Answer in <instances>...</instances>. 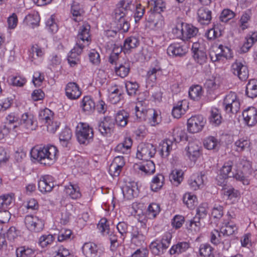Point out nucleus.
<instances>
[{
	"label": "nucleus",
	"instance_id": "obj_1",
	"mask_svg": "<svg viewBox=\"0 0 257 257\" xmlns=\"http://www.w3.org/2000/svg\"><path fill=\"white\" fill-rule=\"evenodd\" d=\"M58 155V150L53 145H48L43 147H34L31 151V156L44 165H50L56 160Z\"/></svg>",
	"mask_w": 257,
	"mask_h": 257
},
{
	"label": "nucleus",
	"instance_id": "obj_2",
	"mask_svg": "<svg viewBox=\"0 0 257 257\" xmlns=\"http://www.w3.org/2000/svg\"><path fill=\"white\" fill-rule=\"evenodd\" d=\"M223 106L224 110L228 114H236L240 110V102L236 94L230 91L225 96Z\"/></svg>",
	"mask_w": 257,
	"mask_h": 257
},
{
	"label": "nucleus",
	"instance_id": "obj_3",
	"mask_svg": "<svg viewBox=\"0 0 257 257\" xmlns=\"http://www.w3.org/2000/svg\"><path fill=\"white\" fill-rule=\"evenodd\" d=\"M76 136L80 144H87L93 139V131L88 124L80 122L76 128Z\"/></svg>",
	"mask_w": 257,
	"mask_h": 257
},
{
	"label": "nucleus",
	"instance_id": "obj_4",
	"mask_svg": "<svg viewBox=\"0 0 257 257\" xmlns=\"http://www.w3.org/2000/svg\"><path fill=\"white\" fill-rule=\"evenodd\" d=\"M136 116L141 119L149 120V123L152 126H156L161 121V117L157 112L154 109H144L137 105L135 108Z\"/></svg>",
	"mask_w": 257,
	"mask_h": 257
},
{
	"label": "nucleus",
	"instance_id": "obj_5",
	"mask_svg": "<svg viewBox=\"0 0 257 257\" xmlns=\"http://www.w3.org/2000/svg\"><path fill=\"white\" fill-rule=\"evenodd\" d=\"M125 197L131 199L134 197V192L138 189V183L132 178H120L118 180Z\"/></svg>",
	"mask_w": 257,
	"mask_h": 257
},
{
	"label": "nucleus",
	"instance_id": "obj_6",
	"mask_svg": "<svg viewBox=\"0 0 257 257\" xmlns=\"http://www.w3.org/2000/svg\"><path fill=\"white\" fill-rule=\"evenodd\" d=\"M156 153V147L150 143H141L138 147L137 158L148 161L154 157Z\"/></svg>",
	"mask_w": 257,
	"mask_h": 257
},
{
	"label": "nucleus",
	"instance_id": "obj_7",
	"mask_svg": "<svg viewBox=\"0 0 257 257\" xmlns=\"http://www.w3.org/2000/svg\"><path fill=\"white\" fill-rule=\"evenodd\" d=\"M148 228L146 224H142L140 228L132 227L131 232V242L137 246L142 245L145 242L148 233Z\"/></svg>",
	"mask_w": 257,
	"mask_h": 257
},
{
	"label": "nucleus",
	"instance_id": "obj_8",
	"mask_svg": "<svg viewBox=\"0 0 257 257\" xmlns=\"http://www.w3.org/2000/svg\"><path fill=\"white\" fill-rule=\"evenodd\" d=\"M27 228L32 232H40L44 228V221L38 217L33 215H27L25 218Z\"/></svg>",
	"mask_w": 257,
	"mask_h": 257
},
{
	"label": "nucleus",
	"instance_id": "obj_9",
	"mask_svg": "<svg viewBox=\"0 0 257 257\" xmlns=\"http://www.w3.org/2000/svg\"><path fill=\"white\" fill-rule=\"evenodd\" d=\"M90 26L84 24L79 28L77 36L76 45L80 47L88 46L91 42L90 34Z\"/></svg>",
	"mask_w": 257,
	"mask_h": 257
},
{
	"label": "nucleus",
	"instance_id": "obj_10",
	"mask_svg": "<svg viewBox=\"0 0 257 257\" xmlns=\"http://www.w3.org/2000/svg\"><path fill=\"white\" fill-rule=\"evenodd\" d=\"M188 49V45L184 42L173 43L169 46L167 52L169 56L182 57L187 53Z\"/></svg>",
	"mask_w": 257,
	"mask_h": 257
},
{
	"label": "nucleus",
	"instance_id": "obj_11",
	"mask_svg": "<svg viewBox=\"0 0 257 257\" xmlns=\"http://www.w3.org/2000/svg\"><path fill=\"white\" fill-rule=\"evenodd\" d=\"M192 57L195 62L202 65L207 61L206 52L198 42L193 43L192 46Z\"/></svg>",
	"mask_w": 257,
	"mask_h": 257
},
{
	"label": "nucleus",
	"instance_id": "obj_12",
	"mask_svg": "<svg viewBox=\"0 0 257 257\" xmlns=\"http://www.w3.org/2000/svg\"><path fill=\"white\" fill-rule=\"evenodd\" d=\"M205 123V120L201 115L192 116L188 119L187 128L191 133H196L201 131Z\"/></svg>",
	"mask_w": 257,
	"mask_h": 257
},
{
	"label": "nucleus",
	"instance_id": "obj_13",
	"mask_svg": "<svg viewBox=\"0 0 257 257\" xmlns=\"http://www.w3.org/2000/svg\"><path fill=\"white\" fill-rule=\"evenodd\" d=\"M114 126L113 119L110 116H105L98 122V130L103 136H107L113 132Z\"/></svg>",
	"mask_w": 257,
	"mask_h": 257
},
{
	"label": "nucleus",
	"instance_id": "obj_14",
	"mask_svg": "<svg viewBox=\"0 0 257 257\" xmlns=\"http://www.w3.org/2000/svg\"><path fill=\"white\" fill-rule=\"evenodd\" d=\"M231 71L241 80H245L248 77V70L247 66L239 61H236L232 64Z\"/></svg>",
	"mask_w": 257,
	"mask_h": 257
},
{
	"label": "nucleus",
	"instance_id": "obj_15",
	"mask_svg": "<svg viewBox=\"0 0 257 257\" xmlns=\"http://www.w3.org/2000/svg\"><path fill=\"white\" fill-rule=\"evenodd\" d=\"M81 249L85 257H101L102 255L97 245L92 242H85Z\"/></svg>",
	"mask_w": 257,
	"mask_h": 257
},
{
	"label": "nucleus",
	"instance_id": "obj_16",
	"mask_svg": "<svg viewBox=\"0 0 257 257\" xmlns=\"http://www.w3.org/2000/svg\"><path fill=\"white\" fill-rule=\"evenodd\" d=\"M134 169L138 172V174L142 176H149L155 172V165L152 161H148L144 165L135 164Z\"/></svg>",
	"mask_w": 257,
	"mask_h": 257
},
{
	"label": "nucleus",
	"instance_id": "obj_17",
	"mask_svg": "<svg viewBox=\"0 0 257 257\" xmlns=\"http://www.w3.org/2000/svg\"><path fill=\"white\" fill-rule=\"evenodd\" d=\"M65 94L71 100L78 99L81 94V90L78 85L75 82H69L65 87Z\"/></svg>",
	"mask_w": 257,
	"mask_h": 257
},
{
	"label": "nucleus",
	"instance_id": "obj_18",
	"mask_svg": "<svg viewBox=\"0 0 257 257\" xmlns=\"http://www.w3.org/2000/svg\"><path fill=\"white\" fill-rule=\"evenodd\" d=\"M186 150L187 156L193 162H195L201 155V146L198 142H189Z\"/></svg>",
	"mask_w": 257,
	"mask_h": 257
},
{
	"label": "nucleus",
	"instance_id": "obj_19",
	"mask_svg": "<svg viewBox=\"0 0 257 257\" xmlns=\"http://www.w3.org/2000/svg\"><path fill=\"white\" fill-rule=\"evenodd\" d=\"M20 124L26 129L32 131L35 129L36 121L32 113L25 112L21 115Z\"/></svg>",
	"mask_w": 257,
	"mask_h": 257
},
{
	"label": "nucleus",
	"instance_id": "obj_20",
	"mask_svg": "<svg viewBox=\"0 0 257 257\" xmlns=\"http://www.w3.org/2000/svg\"><path fill=\"white\" fill-rule=\"evenodd\" d=\"M64 191L67 196L73 200L79 199L82 196L80 188L76 184L70 182L65 186Z\"/></svg>",
	"mask_w": 257,
	"mask_h": 257
},
{
	"label": "nucleus",
	"instance_id": "obj_21",
	"mask_svg": "<svg viewBox=\"0 0 257 257\" xmlns=\"http://www.w3.org/2000/svg\"><path fill=\"white\" fill-rule=\"evenodd\" d=\"M84 47L77 46L76 45L68 54V62L71 67H75L80 62V55Z\"/></svg>",
	"mask_w": 257,
	"mask_h": 257
},
{
	"label": "nucleus",
	"instance_id": "obj_22",
	"mask_svg": "<svg viewBox=\"0 0 257 257\" xmlns=\"http://www.w3.org/2000/svg\"><path fill=\"white\" fill-rule=\"evenodd\" d=\"M44 55V52L38 45L32 46L29 54V59L34 64H38L40 62Z\"/></svg>",
	"mask_w": 257,
	"mask_h": 257
},
{
	"label": "nucleus",
	"instance_id": "obj_23",
	"mask_svg": "<svg viewBox=\"0 0 257 257\" xmlns=\"http://www.w3.org/2000/svg\"><path fill=\"white\" fill-rule=\"evenodd\" d=\"M212 12L208 8L201 7L197 11L198 21L202 25H208L211 20Z\"/></svg>",
	"mask_w": 257,
	"mask_h": 257
},
{
	"label": "nucleus",
	"instance_id": "obj_24",
	"mask_svg": "<svg viewBox=\"0 0 257 257\" xmlns=\"http://www.w3.org/2000/svg\"><path fill=\"white\" fill-rule=\"evenodd\" d=\"M122 93V90L118 86H111L109 89V101L114 104L118 103L123 98Z\"/></svg>",
	"mask_w": 257,
	"mask_h": 257
},
{
	"label": "nucleus",
	"instance_id": "obj_25",
	"mask_svg": "<svg viewBox=\"0 0 257 257\" xmlns=\"http://www.w3.org/2000/svg\"><path fill=\"white\" fill-rule=\"evenodd\" d=\"M128 9H130L129 3H126L124 0L121 1L117 5L114 10L115 19L118 21L121 19H124Z\"/></svg>",
	"mask_w": 257,
	"mask_h": 257
},
{
	"label": "nucleus",
	"instance_id": "obj_26",
	"mask_svg": "<svg viewBox=\"0 0 257 257\" xmlns=\"http://www.w3.org/2000/svg\"><path fill=\"white\" fill-rule=\"evenodd\" d=\"M81 106L83 111L87 114H90L94 112L96 105L94 99L91 96H85L82 101Z\"/></svg>",
	"mask_w": 257,
	"mask_h": 257
},
{
	"label": "nucleus",
	"instance_id": "obj_27",
	"mask_svg": "<svg viewBox=\"0 0 257 257\" xmlns=\"http://www.w3.org/2000/svg\"><path fill=\"white\" fill-rule=\"evenodd\" d=\"M220 230L223 236H230L237 232V227L232 222L224 220Z\"/></svg>",
	"mask_w": 257,
	"mask_h": 257
},
{
	"label": "nucleus",
	"instance_id": "obj_28",
	"mask_svg": "<svg viewBox=\"0 0 257 257\" xmlns=\"http://www.w3.org/2000/svg\"><path fill=\"white\" fill-rule=\"evenodd\" d=\"M182 39L188 40L195 37L198 33V29L191 24H185L184 27L182 28Z\"/></svg>",
	"mask_w": 257,
	"mask_h": 257
},
{
	"label": "nucleus",
	"instance_id": "obj_29",
	"mask_svg": "<svg viewBox=\"0 0 257 257\" xmlns=\"http://www.w3.org/2000/svg\"><path fill=\"white\" fill-rule=\"evenodd\" d=\"M199 217L195 216L191 219L186 222V228L189 232L192 234H195L200 231L201 223Z\"/></svg>",
	"mask_w": 257,
	"mask_h": 257
},
{
	"label": "nucleus",
	"instance_id": "obj_30",
	"mask_svg": "<svg viewBox=\"0 0 257 257\" xmlns=\"http://www.w3.org/2000/svg\"><path fill=\"white\" fill-rule=\"evenodd\" d=\"M53 178H41L38 182V187L42 192H50L56 185L53 180Z\"/></svg>",
	"mask_w": 257,
	"mask_h": 257
},
{
	"label": "nucleus",
	"instance_id": "obj_31",
	"mask_svg": "<svg viewBox=\"0 0 257 257\" xmlns=\"http://www.w3.org/2000/svg\"><path fill=\"white\" fill-rule=\"evenodd\" d=\"M162 73V69L160 63L158 61L151 65L147 73V77L152 81H156L158 76Z\"/></svg>",
	"mask_w": 257,
	"mask_h": 257
},
{
	"label": "nucleus",
	"instance_id": "obj_32",
	"mask_svg": "<svg viewBox=\"0 0 257 257\" xmlns=\"http://www.w3.org/2000/svg\"><path fill=\"white\" fill-rule=\"evenodd\" d=\"M173 142L169 139H166L160 143L159 147L160 155L162 158L167 157L171 151L172 150Z\"/></svg>",
	"mask_w": 257,
	"mask_h": 257
},
{
	"label": "nucleus",
	"instance_id": "obj_33",
	"mask_svg": "<svg viewBox=\"0 0 257 257\" xmlns=\"http://www.w3.org/2000/svg\"><path fill=\"white\" fill-rule=\"evenodd\" d=\"M115 73L116 75L121 78L126 77L130 72V63L128 61H125L115 67Z\"/></svg>",
	"mask_w": 257,
	"mask_h": 257
},
{
	"label": "nucleus",
	"instance_id": "obj_34",
	"mask_svg": "<svg viewBox=\"0 0 257 257\" xmlns=\"http://www.w3.org/2000/svg\"><path fill=\"white\" fill-rule=\"evenodd\" d=\"M132 144V140L130 138H126L122 143L116 146L114 151L119 153L127 154L130 152Z\"/></svg>",
	"mask_w": 257,
	"mask_h": 257
},
{
	"label": "nucleus",
	"instance_id": "obj_35",
	"mask_svg": "<svg viewBox=\"0 0 257 257\" xmlns=\"http://www.w3.org/2000/svg\"><path fill=\"white\" fill-rule=\"evenodd\" d=\"M129 114L124 110L118 111L115 116V121L117 125L124 127L128 123Z\"/></svg>",
	"mask_w": 257,
	"mask_h": 257
},
{
	"label": "nucleus",
	"instance_id": "obj_36",
	"mask_svg": "<svg viewBox=\"0 0 257 257\" xmlns=\"http://www.w3.org/2000/svg\"><path fill=\"white\" fill-rule=\"evenodd\" d=\"M213 250V247L210 244L202 243L199 246L197 254L198 257H210Z\"/></svg>",
	"mask_w": 257,
	"mask_h": 257
},
{
	"label": "nucleus",
	"instance_id": "obj_37",
	"mask_svg": "<svg viewBox=\"0 0 257 257\" xmlns=\"http://www.w3.org/2000/svg\"><path fill=\"white\" fill-rule=\"evenodd\" d=\"M245 93L246 95L251 98L257 96V80H250L246 86Z\"/></svg>",
	"mask_w": 257,
	"mask_h": 257
},
{
	"label": "nucleus",
	"instance_id": "obj_38",
	"mask_svg": "<svg viewBox=\"0 0 257 257\" xmlns=\"http://www.w3.org/2000/svg\"><path fill=\"white\" fill-rule=\"evenodd\" d=\"M40 20L39 15L37 12H33L27 15L24 21L27 25L32 27L37 26Z\"/></svg>",
	"mask_w": 257,
	"mask_h": 257
},
{
	"label": "nucleus",
	"instance_id": "obj_39",
	"mask_svg": "<svg viewBox=\"0 0 257 257\" xmlns=\"http://www.w3.org/2000/svg\"><path fill=\"white\" fill-rule=\"evenodd\" d=\"M53 118V112L49 109L45 108L40 110L39 121L45 124Z\"/></svg>",
	"mask_w": 257,
	"mask_h": 257
},
{
	"label": "nucleus",
	"instance_id": "obj_40",
	"mask_svg": "<svg viewBox=\"0 0 257 257\" xmlns=\"http://www.w3.org/2000/svg\"><path fill=\"white\" fill-rule=\"evenodd\" d=\"M202 95L203 90L201 86L197 85L190 88L189 96L192 100L198 101L201 99Z\"/></svg>",
	"mask_w": 257,
	"mask_h": 257
},
{
	"label": "nucleus",
	"instance_id": "obj_41",
	"mask_svg": "<svg viewBox=\"0 0 257 257\" xmlns=\"http://www.w3.org/2000/svg\"><path fill=\"white\" fill-rule=\"evenodd\" d=\"M14 201V195L7 194L0 196V209H7Z\"/></svg>",
	"mask_w": 257,
	"mask_h": 257
},
{
	"label": "nucleus",
	"instance_id": "obj_42",
	"mask_svg": "<svg viewBox=\"0 0 257 257\" xmlns=\"http://www.w3.org/2000/svg\"><path fill=\"white\" fill-rule=\"evenodd\" d=\"M73 211V205L72 203L67 204L65 210H63L61 213V220L63 224H66L69 222Z\"/></svg>",
	"mask_w": 257,
	"mask_h": 257
},
{
	"label": "nucleus",
	"instance_id": "obj_43",
	"mask_svg": "<svg viewBox=\"0 0 257 257\" xmlns=\"http://www.w3.org/2000/svg\"><path fill=\"white\" fill-rule=\"evenodd\" d=\"M140 44L139 39L134 36L127 38L123 43V48L124 51H129L137 47Z\"/></svg>",
	"mask_w": 257,
	"mask_h": 257
},
{
	"label": "nucleus",
	"instance_id": "obj_44",
	"mask_svg": "<svg viewBox=\"0 0 257 257\" xmlns=\"http://www.w3.org/2000/svg\"><path fill=\"white\" fill-rule=\"evenodd\" d=\"M209 119L212 124L214 125H219L222 121V117L219 109L216 108H212Z\"/></svg>",
	"mask_w": 257,
	"mask_h": 257
},
{
	"label": "nucleus",
	"instance_id": "obj_45",
	"mask_svg": "<svg viewBox=\"0 0 257 257\" xmlns=\"http://www.w3.org/2000/svg\"><path fill=\"white\" fill-rule=\"evenodd\" d=\"M246 41L240 48V51L243 53L247 52L252 46L253 44L257 41V34L255 33L245 38Z\"/></svg>",
	"mask_w": 257,
	"mask_h": 257
},
{
	"label": "nucleus",
	"instance_id": "obj_46",
	"mask_svg": "<svg viewBox=\"0 0 257 257\" xmlns=\"http://www.w3.org/2000/svg\"><path fill=\"white\" fill-rule=\"evenodd\" d=\"M55 238L54 236L51 234H43L39 238V245L42 248L46 247L53 242Z\"/></svg>",
	"mask_w": 257,
	"mask_h": 257
},
{
	"label": "nucleus",
	"instance_id": "obj_47",
	"mask_svg": "<svg viewBox=\"0 0 257 257\" xmlns=\"http://www.w3.org/2000/svg\"><path fill=\"white\" fill-rule=\"evenodd\" d=\"M204 146L208 150H216L219 148V142L216 138L210 136L204 140Z\"/></svg>",
	"mask_w": 257,
	"mask_h": 257
},
{
	"label": "nucleus",
	"instance_id": "obj_48",
	"mask_svg": "<svg viewBox=\"0 0 257 257\" xmlns=\"http://www.w3.org/2000/svg\"><path fill=\"white\" fill-rule=\"evenodd\" d=\"M233 163L231 161L225 162L219 170V175L222 177H234L232 172Z\"/></svg>",
	"mask_w": 257,
	"mask_h": 257
},
{
	"label": "nucleus",
	"instance_id": "obj_49",
	"mask_svg": "<svg viewBox=\"0 0 257 257\" xmlns=\"http://www.w3.org/2000/svg\"><path fill=\"white\" fill-rule=\"evenodd\" d=\"M160 211V207L158 204L151 203L148 207L146 215L149 219H154L159 213Z\"/></svg>",
	"mask_w": 257,
	"mask_h": 257
},
{
	"label": "nucleus",
	"instance_id": "obj_50",
	"mask_svg": "<svg viewBox=\"0 0 257 257\" xmlns=\"http://www.w3.org/2000/svg\"><path fill=\"white\" fill-rule=\"evenodd\" d=\"M35 251L26 246H21L16 249L17 257H33Z\"/></svg>",
	"mask_w": 257,
	"mask_h": 257
},
{
	"label": "nucleus",
	"instance_id": "obj_51",
	"mask_svg": "<svg viewBox=\"0 0 257 257\" xmlns=\"http://www.w3.org/2000/svg\"><path fill=\"white\" fill-rule=\"evenodd\" d=\"M6 119V123L12 126L13 129H15L17 126L15 123L19 120L20 114L18 112H12L7 115Z\"/></svg>",
	"mask_w": 257,
	"mask_h": 257
},
{
	"label": "nucleus",
	"instance_id": "obj_52",
	"mask_svg": "<svg viewBox=\"0 0 257 257\" xmlns=\"http://www.w3.org/2000/svg\"><path fill=\"white\" fill-rule=\"evenodd\" d=\"M251 14V12L248 10L241 15L239 21V26L242 31H244L248 27V22L250 20Z\"/></svg>",
	"mask_w": 257,
	"mask_h": 257
},
{
	"label": "nucleus",
	"instance_id": "obj_53",
	"mask_svg": "<svg viewBox=\"0 0 257 257\" xmlns=\"http://www.w3.org/2000/svg\"><path fill=\"white\" fill-rule=\"evenodd\" d=\"M72 136L71 130L68 127H65L59 135L60 141L62 143L63 146H67L68 142L71 139Z\"/></svg>",
	"mask_w": 257,
	"mask_h": 257
},
{
	"label": "nucleus",
	"instance_id": "obj_54",
	"mask_svg": "<svg viewBox=\"0 0 257 257\" xmlns=\"http://www.w3.org/2000/svg\"><path fill=\"white\" fill-rule=\"evenodd\" d=\"M188 183L192 190H196L203 186L204 181L203 178H190Z\"/></svg>",
	"mask_w": 257,
	"mask_h": 257
},
{
	"label": "nucleus",
	"instance_id": "obj_55",
	"mask_svg": "<svg viewBox=\"0 0 257 257\" xmlns=\"http://www.w3.org/2000/svg\"><path fill=\"white\" fill-rule=\"evenodd\" d=\"M97 227L103 235L107 236V235H109L110 228L106 218H103L100 220L98 223Z\"/></svg>",
	"mask_w": 257,
	"mask_h": 257
},
{
	"label": "nucleus",
	"instance_id": "obj_56",
	"mask_svg": "<svg viewBox=\"0 0 257 257\" xmlns=\"http://www.w3.org/2000/svg\"><path fill=\"white\" fill-rule=\"evenodd\" d=\"M150 6H152L151 10L158 13H160L163 11L165 8V4L162 0H151L149 2Z\"/></svg>",
	"mask_w": 257,
	"mask_h": 257
},
{
	"label": "nucleus",
	"instance_id": "obj_57",
	"mask_svg": "<svg viewBox=\"0 0 257 257\" xmlns=\"http://www.w3.org/2000/svg\"><path fill=\"white\" fill-rule=\"evenodd\" d=\"M183 101H179L178 103L173 107L172 114L174 117L179 118L185 113L186 110L184 108H183Z\"/></svg>",
	"mask_w": 257,
	"mask_h": 257
},
{
	"label": "nucleus",
	"instance_id": "obj_58",
	"mask_svg": "<svg viewBox=\"0 0 257 257\" xmlns=\"http://www.w3.org/2000/svg\"><path fill=\"white\" fill-rule=\"evenodd\" d=\"M196 197L190 193H185L183 197V203L190 209L194 208Z\"/></svg>",
	"mask_w": 257,
	"mask_h": 257
},
{
	"label": "nucleus",
	"instance_id": "obj_59",
	"mask_svg": "<svg viewBox=\"0 0 257 257\" xmlns=\"http://www.w3.org/2000/svg\"><path fill=\"white\" fill-rule=\"evenodd\" d=\"M222 234L220 230L218 231L217 229H213L210 234V242L214 245H217L220 244L222 239Z\"/></svg>",
	"mask_w": 257,
	"mask_h": 257
},
{
	"label": "nucleus",
	"instance_id": "obj_60",
	"mask_svg": "<svg viewBox=\"0 0 257 257\" xmlns=\"http://www.w3.org/2000/svg\"><path fill=\"white\" fill-rule=\"evenodd\" d=\"M128 224L124 222H119L116 225V228L120 234L121 238L124 240L128 233Z\"/></svg>",
	"mask_w": 257,
	"mask_h": 257
},
{
	"label": "nucleus",
	"instance_id": "obj_61",
	"mask_svg": "<svg viewBox=\"0 0 257 257\" xmlns=\"http://www.w3.org/2000/svg\"><path fill=\"white\" fill-rule=\"evenodd\" d=\"M125 88L129 95L134 96L137 94L139 86L136 82L127 81L125 83Z\"/></svg>",
	"mask_w": 257,
	"mask_h": 257
},
{
	"label": "nucleus",
	"instance_id": "obj_62",
	"mask_svg": "<svg viewBox=\"0 0 257 257\" xmlns=\"http://www.w3.org/2000/svg\"><path fill=\"white\" fill-rule=\"evenodd\" d=\"M249 145L248 140L244 139H240L234 143V150L238 152H242L245 148H248Z\"/></svg>",
	"mask_w": 257,
	"mask_h": 257
},
{
	"label": "nucleus",
	"instance_id": "obj_63",
	"mask_svg": "<svg viewBox=\"0 0 257 257\" xmlns=\"http://www.w3.org/2000/svg\"><path fill=\"white\" fill-rule=\"evenodd\" d=\"M173 139L176 142H179L186 138V133L179 127H177L173 131Z\"/></svg>",
	"mask_w": 257,
	"mask_h": 257
},
{
	"label": "nucleus",
	"instance_id": "obj_64",
	"mask_svg": "<svg viewBox=\"0 0 257 257\" xmlns=\"http://www.w3.org/2000/svg\"><path fill=\"white\" fill-rule=\"evenodd\" d=\"M235 14L229 9H224L222 11L220 16L219 19L221 22H227L229 20L233 18Z\"/></svg>",
	"mask_w": 257,
	"mask_h": 257
}]
</instances>
